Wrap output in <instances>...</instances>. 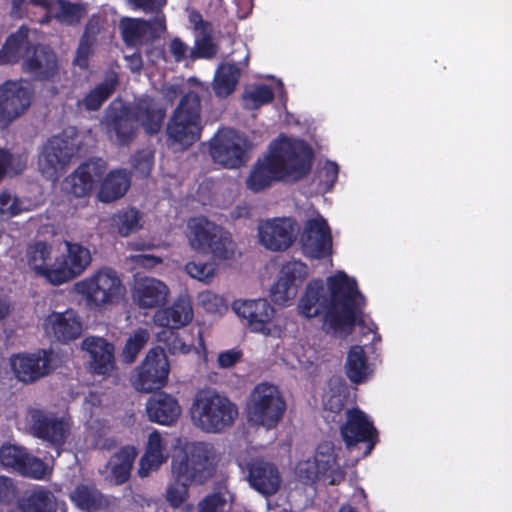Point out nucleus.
<instances>
[{
	"mask_svg": "<svg viewBox=\"0 0 512 512\" xmlns=\"http://www.w3.org/2000/svg\"><path fill=\"white\" fill-rule=\"evenodd\" d=\"M363 302L356 280L338 271L326 284L321 280L308 283L298 300L297 313L307 319L323 316L324 326L342 336L351 331Z\"/></svg>",
	"mask_w": 512,
	"mask_h": 512,
	"instance_id": "nucleus-1",
	"label": "nucleus"
},
{
	"mask_svg": "<svg viewBox=\"0 0 512 512\" xmlns=\"http://www.w3.org/2000/svg\"><path fill=\"white\" fill-rule=\"evenodd\" d=\"M171 472L173 482L166 491V500L174 507H181L189 497L188 487L201 484L211 477L215 461L212 444L190 441L177 437L173 444Z\"/></svg>",
	"mask_w": 512,
	"mask_h": 512,
	"instance_id": "nucleus-2",
	"label": "nucleus"
},
{
	"mask_svg": "<svg viewBox=\"0 0 512 512\" xmlns=\"http://www.w3.org/2000/svg\"><path fill=\"white\" fill-rule=\"evenodd\" d=\"M311 150L301 140L280 138L252 167L246 186L253 192L268 188L274 181L297 180L310 169Z\"/></svg>",
	"mask_w": 512,
	"mask_h": 512,
	"instance_id": "nucleus-3",
	"label": "nucleus"
},
{
	"mask_svg": "<svg viewBox=\"0 0 512 512\" xmlns=\"http://www.w3.org/2000/svg\"><path fill=\"white\" fill-rule=\"evenodd\" d=\"M192 424L206 433H221L238 417V408L227 397L213 390L196 393L190 407Z\"/></svg>",
	"mask_w": 512,
	"mask_h": 512,
	"instance_id": "nucleus-4",
	"label": "nucleus"
},
{
	"mask_svg": "<svg viewBox=\"0 0 512 512\" xmlns=\"http://www.w3.org/2000/svg\"><path fill=\"white\" fill-rule=\"evenodd\" d=\"M184 235L190 249L197 253H209L219 261L231 260L236 244L230 232L203 217L187 221Z\"/></svg>",
	"mask_w": 512,
	"mask_h": 512,
	"instance_id": "nucleus-5",
	"label": "nucleus"
},
{
	"mask_svg": "<svg viewBox=\"0 0 512 512\" xmlns=\"http://www.w3.org/2000/svg\"><path fill=\"white\" fill-rule=\"evenodd\" d=\"M72 291L89 307L103 308L119 303L126 289L118 273L108 267L100 268L74 283Z\"/></svg>",
	"mask_w": 512,
	"mask_h": 512,
	"instance_id": "nucleus-6",
	"label": "nucleus"
},
{
	"mask_svg": "<svg viewBox=\"0 0 512 512\" xmlns=\"http://www.w3.org/2000/svg\"><path fill=\"white\" fill-rule=\"evenodd\" d=\"M23 69L38 78H49L57 69V60L55 54L46 47H27V31L19 29L11 35L3 48L0 50V63L7 64L16 62L22 52Z\"/></svg>",
	"mask_w": 512,
	"mask_h": 512,
	"instance_id": "nucleus-7",
	"label": "nucleus"
},
{
	"mask_svg": "<svg viewBox=\"0 0 512 512\" xmlns=\"http://www.w3.org/2000/svg\"><path fill=\"white\" fill-rule=\"evenodd\" d=\"M165 116V108L149 97L138 101L135 108L124 115L116 117L111 128L115 141L120 145L128 144L134 137L136 125H141L149 134L160 130Z\"/></svg>",
	"mask_w": 512,
	"mask_h": 512,
	"instance_id": "nucleus-8",
	"label": "nucleus"
},
{
	"mask_svg": "<svg viewBox=\"0 0 512 512\" xmlns=\"http://www.w3.org/2000/svg\"><path fill=\"white\" fill-rule=\"evenodd\" d=\"M285 410L286 403L281 392L277 386L269 383H260L254 387L245 408L248 423L266 430L278 425Z\"/></svg>",
	"mask_w": 512,
	"mask_h": 512,
	"instance_id": "nucleus-9",
	"label": "nucleus"
},
{
	"mask_svg": "<svg viewBox=\"0 0 512 512\" xmlns=\"http://www.w3.org/2000/svg\"><path fill=\"white\" fill-rule=\"evenodd\" d=\"M200 100L191 92L184 96L167 126V135L185 148L196 142L201 133Z\"/></svg>",
	"mask_w": 512,
	"mask_h": 512,
	"instance_id": "nucleus-10",
	"label": "nucleus"
},
{
	"mask_svg": "<svg viewBox=\"0 0 512 512\" xmlns=\"http://www.w3.org/2000/svg\"><path fill=\"white\" fill-rule=\"evenodd\" d=\"M295 476L305 484L320 480L336 485L344 479V471L337 463L334 447L330 443H322L313 458L298 462Z\"/></svg>",
	"mask_w": 512,
	"mask_h": 512,
	"instance_id": "nucleus-11",
	"label": "nucleus"
},
{
	"mask_svg": "<svg viewBox=\"0 0 512 512\" xmlns=\"http://www.w3.org/2000/svg\"><path fill=\"white\" fill-rule=\"evenodd\" d=\"M235 314L246 321L251 332L266 337H279L281 326L275 308L264 298L238 299L232 303Z\"/></svg>",
	"mask_w": 512,
	"mask_h": 512,
	"instance_id": "nucleus-12",
	"label": "nucleus"
},
{
	"mask_svg": "<svg viewBox=\"0 0 512 512\" xmlns=\"http://www.w3.org/2000/svg\"><path fill=\"white\" fill-rule=\"evenodd\" d=\"M170 364L164 350L151 348L131 377L132 386L140 392L149 393L164 387L168 381Z\"/></svg>",
	"mask_w": 512,
	"mask_h": 512,
	"instance_id": "nucleus-13",
	"label": "nucleus"
},
{
	"mask_svg": "<svg viewBox=\"0 0 512 512\" xmlns=\"http://www.w3.org/2000/svg\"><path fill=\"white\" fill-rule=\"evenodd\" d=\"M9 365L15 378L25 384L34 383L49 375L57 366L56 356L46 349L12 354Z\"/></svg>",
	"mask_w": 512,
	"mask_h": 512,
	"instance_id": "nucleus-14",
	"label": "nucleus"
},
{
	"mask_svg": "<svg viewBox=\"0 0 512 512\" xmlns=\"http://www.w3.org/2000/svg\"><path fill=\"white\" fill-rule=\"evenodd\" d=\"M298 229L297 222L290 217L264 219L257 226L258 240L270 251H285L296 240Z\"/></svg>",
	"mask_w": 512,
	"mask_h": 512,
	"instance_id": "nucleus-15",
	"label": "nucleus"
},
{
	"mask_svg": "<svg viewBox=\"0 0 512 512\" xmlns=\"http://www.w3.org/2000/svg\"><path fill=\"white\" fill-rule=\"evenodd\" d=\"M248 142L234 130H221L212 140L210 154L225 168H238L248 159Z\"/></svg>",
	"mask_w": 512,
	"mask_h": 512,
	"instance_id": "nucleus-16",
	"label": "nucleus"
},
{
	"mask_svg": "<svg viewBox=\"0 0 512 512\" xmlns=\"http://www.w3.org/2000/svg\"><path fill=\"white\" fill-rule=\"evenodd\" d=\"M308 275V267L301 261L292 260L283 264L270 288L273 302L280 306L290 304Z\"/></svg>",
	"mask_w": 512,
	"mask_h": 512,
	"instance_id": "nucleus-17",
	"label": "nucleus"
},
{
	"mask_svg": "<svg viewBox=\"0 0 512 512\" xmlns=\"http://www.w3.org/2000/svg\"><path fill=\"white\" fill-rule=\"evenodd\" d=\"M74 148L70 141L62 137L51 138L38 156V170L46 179L56 182L64 173Z\"/></svg>",
	"mask_w": 512,
	"mask_h": 512,
	"instance_id": "nucleus-18",
	"label": "nucleus"
},
{
	"mask_svg": "<svg viewBox=\"0 0 512 512\" xmlns=\"http://www.w3.org/2000/svg\"><path fill=\"white\" fill-rule=\"evenodd\" d=\"M32 90L25 81H7L0 86V128L24 113L31 104Z\"/></svg>",
	"mask_w": 512,
	"mask_h": 512,
	"instance_id": "nucleus-19",
	"label": "nucleus"
},
{
	"mask_svg": "<svg viewBox=\"0 0 512 512\" xmlns=\"http://www.w3.org/2000/svg\"><path fill=\"white\" fill-rule=\"evenodd\" d=\"M302 250L311 258H323L330 255L332 236L326 220L318 213L309 217L303 226L300 237Z\"/></svg>",
	"mask_w": 512,
	"mask_h": 512,
	"instance_id": "nucleus-20",
	"label": "nucleus"
},
{
	"mask_svg": "<svg viewBox=\"0 0 512 512\" xmlns=\"http://www.w3.org/2000/svg\"><path fill=\"white\" fill-rule=\"evenodd\" d=\"M88 370L97 375H109L115 369V349L112 343L98 336H88L81 342Z\"/></svg>",
	"mask_w": 512,
	"mask_h": 512,
	"instance_id": "nucleus-21",
	"label": "nucleus"
},
{
	"mask_svg": "<svg viewBox=\"0 0 512 512\" xmlns=\"http://www.w3.org/2000/svg\"><path fill=\"white\" fill-rule=\"evenodd\" d=\"M64 244L65 251L58 255L56 265L58 285L79 277L92 263V255L87 247L70 241H65Z\"/></svg>",
	"mask_w": 512,
	"mask_h": 512,
	"instance_id": "nucleus-22",
	"label": "nucleus"
},
{
	"mask_svg": "<svg viewBox=\"0 0 512 512\" xmlns=\"http://www.w3.org/2000/svg\"><path fill=\"white\" fill-rule=\"evenodd\" d=\"M44 334L55 341L68 343L82 333V323L77 313L71 309L64 312H51L42 322Z\"/></svg>",
	"mask_w": 512,
	"mask_h": 512,
	"instance_id": "nucleus-23",
	"label": "nucleus"
},
{
	"mask_svg": "<svg viewBox=\"0 0 512 512\" xmlns=\"http://www.w3.org/2000/svg\"><path fill=\"white\" fill-rule=\"evenodd\" d=\"M25 263L38 277L48 283L57 286V261L58 255L54 254L53 247L46 242H36L27 247Z\"/></svg>",
	"mask_w": 512,
	"mask_h": 512,
	"instance_id": "nucleus-24",
	"label": "nucleus"
},
{
	"mask_svg": "<svg viewBox=\"0 0 512 512\" xmlns=\"http://www.w3.org/2000/svg\"><path fill=\"white\" fill-rule=\"evenodd\" d=\"M27 421L35 436L54 445L64 443L70 430V425L66 418L48 415L37 409L29 410Z\"/></svg>",
	"mask_w": 512,
	"mask_h": 512,
	"instance_id": "nucleus-25",
	"label": "nucleus"
},
{
	"mask_svg": "<svg viewBox=\"0 0 512 512\" xmlns=\"http://www.w3.org/2000/svg\"><path fill=\"white\" fill-rule=\"evenodd\" d=\"M105 170V162L101 159L87 161L65 179L64 189L75 197L87 196Z\"/></svg>",
	"mask_w": 512,
	"mask_h": 512,
	"instance_id": "nucleus-26",
	"label": "nucleus"
},
{
	"mask_svg": "<svg viewBox=\"0 0 512 512\" xmlns=\"http://www.w3.org/2000/svg\"><path fill=\"white\" fill-rule=\"evenodd\" d=\"M169 458L168 440L166 435L157 430L149 433L145 451L139 460L137 474L140 478L148 477L157 471Z\"/></svg>",
	"mask_w": 512,
	"mask_h": 512,
	"instance_id": "nucleus-27",
	"label": "nucleus"
},
{
	"mask_svg": "<svg viewBox=\"0 0 512 512\" xmlns=\"http://www.w3.org/2000/svg\"><path fill=\"white\" fill-rule=\"evenodd\" d=\"M170 295L168 286L153 277L136 280L132 289V298L141 309H153L164 305Z\"/></svg>",
	"mask_w": 512,
	"mask_h": 512,
	"instance_id": "nucleus-28",
	"label": "nucleus"
},
{
	"mask_svg": "<svg viewBox=\"0 0 512 512\" xmlns=\"http://www.w3.org/2000/svg\"><path fill=\"white\" fill-rule=\"evenodd\" d=\"M145 411L151 422L171 426L179 419L182 408L174 396L167 393H158L147 400Z\"/></svg>",
	"mask_w": 512,
	"mask_h": 512,
	"instance_id": "nucleus-29",
	"label": "nucleus"
},
{
	"mask_svg": "<svg viewBox=\"0 0 512 512\" xmlns=\"http://www.w3.org/2000/svg\"><path fill=\"white\" fill-rule=\"evenodd\" d=\"M120 29L124 41L135 45L158 37L165 30V22L161 15H157L153 22L126 18L120 22Z\"/></svg>",
	"mask_w": 512,
	"mask_h": 512,
	"instance_id": "nucleus-30",
	"label": "nucleus"
},
{
	"mask_svg": "<svg viewBox=\"0 0 512 512\" xmlns=\"http://www.w3.org/2000/svg\"><path fill=\"white\" fill-rule=\"evenodd\" d=\"M346 423L341 427V434L348 446L357 442H370L369 450L373 447L376 433L372 423L359 409L353 408L346 413Z\"/></svg>",
	"mask_w": 512,
	"mask_h": 512,
	"instance_id": "nucleus-31",
	"label": "nucleus"
},
{
	"mask_svg": "<svg viewBox=\"0 0 512 512\" xmlns=\"http://www.w3.org/2000/svg\"><path fill=\"white\" fill-rule=\"evenodd\" d=\"M138 455L135 446L127 445L111 456L102 473L112 484H123L130 476L133 463Z\"/></svg>",
	"mask_w": 512,
	"mask_h": 512,
	"instance_id": "nucleus-32",
	"label": "nucleus"
},
{
	"mask_svg": "<svg viewBox=\"0 0 512 512\" xmlns=\"http://www.w3.org/2000/svg\"><path fill=\"white\" fill-rule=\"evenodd\" d=\"M194 313L188 296H180L170 307L158 310L153 317L156 325L177 329L189 324Z\"/></svg>",
	"mask_w": 512,
	"mask_h": 512,
	"instance_id": "nucleus-33",
	"label": "nucleus"
},
{
	"mask_svg": "<svg viewBox=\"0 0 512 512\" xmlns=\"http://www.w3.org/2000/svg\"><path fill=\"white\" fill-rule=\"evenodd\" d=\"M250 485L263 495H272L280 487V476L276 468L263 460H254L249 466Z\"/></svg>",
	"mask_w": 512,
	"mask_h": 512,
	"instance_id": "nucleus-34",
	"label": "nucleus"
},
{
	"mask_svg": "<svg viewBox=\"0 0 512 512\" xmlns=\"http://www.w3.org/2000/svg\"><path fill=\"white\" fill-rule=\"evenodd\" d=\"M70 500L84 512H96L105 509L109 500L93 484L80 483L69 494Z\"/></svg>",
	"mask_w": 512,
	"mask_h": 512,
	"instance_id": "nucleus-35",
	"label": "nucleus"
},
{
	"mask_svg": "<svg viewBox=\"0 0 512 512\" xmlns=\"http://www.w3.org/2000/svg\"><path fill=\"white\" fill-rule=\"evenodd\" d=\"M130 176L126 170L110 172L101 183L98 198L101 202L109 203L125 195L130 187Z\"/></svg>",
	"mask_w": 512,
	"mask_h": 512,
	"instance_id": "nucleus-36",
	"label": "nucleus"
},
{
	"mask_svg": "<svg viewBox=\"0 0 512 512\" xmlns=\"http://www.w3.org/2000/svg\"><path fill=\"white\" fill-rule=\"evenodd\" d=\"M345 367L348 378L355 384L366 382L373 373L363 348L358 345L349 350Z\"/></svg>",
	"mask_w": 512,
	"mask_h": 512,
	"instance_id": "nucleus-37",
	"label": "nucleus"
},
{
	"mask_svg": "<svg viewBox=\"0 0 512 512\" xmlns=\"http://www.w3.org/2000/svg\"><path fill=\"white\" fill-rule=\"evenodd\" d=\"M240 76L239 69L233 64L221 65L215 74L213 88L219 97H226L231 94Z\"/></svg>",
	"mask_w": 512,
	"mask_h": 512,
	"instance_id": "nucleus-38",
	"label": "nucleus"
},
{
	"mask_svg": "<svg viewBox=\"0 0 512 512\" xmlns=\"http://www.w3.org/2000/svg\"><path fill=\"white\" fill-rule=\"evenodd\" d=\"M219 260H190L184 266L185 273L192 279L203 284H210L218 274Z\"/></svg>",
	"mask_w": 512,
	"mask_h": 512,
	"instance_id": "nucleus-39",
	"label": "nucleus"
},
{
	"mask_svg": "<svg viewBox=\"0 0 512 512\" xmlns=\"http://www.w3.org/2000/svg\"><path fill=\"white\" fill-rule=\"evenodd\" d=\"M117 83L115 74H111L107 79L95 87L81 102L87 110H97L102 103L111 95Z\"/></svg>",
	"mask_w": 512,
	"mask_h": 512,
	"instance_id": "nucleus-40",
	"label": "nucleus"
},
{
	"mask_svg": "<svg viewBox=\"0 0 512 512\" xmlns=\"http://www.w3.org/2000/svg\"><path fill=\"white\" fill-rule=\"evenodd\" d=\"M56 506V499L50 491L37 489L26 499L23 510L24 512H55Z\"/></svg>",
	"mask_w": 512,
	"mask_h": 512,
	"instance_id": "nucleus-41",
	"label": "nucleus"
},
{
	"mask_svg": "<svg viewBox=\"0 0 512 512\" xmlns=\"http://www.w3.org/2000/svg\"><path fill=\"white\" fill-rule=\"evenodd\" d=\"M150 339V333L146 328L134 330L127 338L122 350V357L125 362L132 363L139 352Z\"/></svg>",
	"mask_w": 512,
	"mask_h": 512,
	"instance_id": "nucleus-42",
	"label": "nucleus"
},
{
	"mask_svg": "<svg viewBox=\"0 0 512 512\" xmlns=\"http://www.w3.org/2000/svg\"><path fill=\"white\" fill-rule=\"evenodd\" d=\"M273 97L274 93L271 88L262 84L246 87L242 96L244 106L247 109H257L269 103Z\"/></svg>",
	"mask_w": 512,
	"mask_h": 512,
	"instance_id": "nucleus-43",
	"label": "nucleus"
},
{
	"mask_svg": "<svg viewBox=\"0 0 512 512\" xmlns=\"http://www.w3.org/2000/svg\"><path fill=\"white\" fill-rule=\"evenodd\" d=\"M53 5L58 8L55 18L64 24H73L86 15V7L82 4L70 3L65 0H52Z\"/></svg>",
	"mask_w": 512,
	"mask_h": 512,
	"instance_id": "nucleus-44",
	"label": "nucleus"
},
{
	"mask_svg": "<svg viewBox=\"0 0 512 512\" xmlns=\"http://www.w3.org/2000/svg\"><path fill=\"white\" fill-rule=\"evenodd\" d=\"M113 223L123 236L136 232L142 227L140 213L134 208H129L114 215Z\"/></svg>",
	"mask_w": 512,
	"mask_h": 512,
	"instance_id": "nucleus-45",
	"label": "nucleus"
},
{
	"mask_svg": "<svg viewBox=\"0 0 512 512\" xmlns=\"http://www.w3.org/2000/svg\"><path fill=\"white\" fill-rule=\"evenodd\" d=\"M30 209V204H26L25 201L19 199L16 195L7 191L0 193L1 219H10Z\"/></svg>",
	"mask_w": 512,
	"mask_h": 512,
	"instance_id": "nucleus-46",
	"label": "nucleus"
},
{
	"mask_svg": "<svg viewBox=\"0 0 512 512\" xmlns=\"http://www.w3.org/2000/svg\"><path fill=\"white\" fill-rule=\"evenodd\" d=\"M167 348L169 352L173 355L182 354L187 355L193 351L196 352L199 358H206V349L204 346L203 338L201 333L199 334V347L196 348L190 344H187L179 334L171 333L169 339L167 340Z\"/></svg>",
	"mask_w": 512,
	"mask_h": 512,
	"instance_id": "nucleus-47",
	"label": "nucleus"
},
{
	"mask_svg": "<svg viewBox=\"0 0 512 512\" xmlns=\"http://www.w3.org/2000/svg\"><path fill=\"white\" fill-rule=\"evenodd\" d=\"M197 304L210 314H223L228 310L225 298L210 290L197 295Z\"/></svg>",
	"mask_w": 512,
	"mask_h": 512,
	"instance_id": "nucleus-48",
	"label": "nucleus"
},
{
	"mask_svg": "<svg viewBox=\"0 0 512 512\" xmlns=\"http://www.w3.org/2000/svg\"><path fill=\"white\" fill-rule=\"evenodd\" d=\"M19 473L33 479H45L51 473V468L39 458L26 453L24 461L19 466Z\"/></svg>",
	"mask_w": 512,
	"mask_h": 512,
	"instance_id": "nucleus-49",
	"label": "nucleus"
},
{
	"mask_svg": "<svg viewBox=\"0 0 512 512\" xmlns=\"http://www.w3.org/2000/svg\"><path fill=\"white\" fill-rule=\"evenodd\" d=\"M26 450L16 445H5L0 449V464L19 472V466L25 459Z\"/></svg>",
	"mask_w": 512,
	"mask_h": 512,
	"instance_id": "nucleus-50",
	"label": "nucleus"
},
{
	"mask_svg": "<svg viewBox=\"0 0 512 512\" xmlns=\"http://www.w3.org/2000/svg\"><path fill=\"white\" fill-rule=\"evenodd\" d=\"M25 161L18 156H13L5 150H0V180L4 176H14L25 169Z\"/></svg>",
	"mask_w": 512,
	"mask_h": 512,
	"instance_id": "nucleus-51",
	"label": "nucleus"
},
{
	"mask_svg": "<svg viewBox=\"0 0 512 512\" xmlns=\"http://www.w3.org/2000/svg\"><path fill=\"white\" fill-rule=\"evenodd\" d=\"M216 51V46L210 37L209 31H206L197 35L195 46L191 51V57L211 58L216 54Z\"/></svg>",
	"mask_w": 512,
	"mask_h": 512,
	"instance_id": "nucleus-52",
	"label": "nucleus"
},
{
	"mask_svg": "<svg viewBox=\"0 0 512 512\" xmlns=\"http://www.w3.org/2000/svg\"><path fill=\"white\" fill-rule=\"evenodd\" d=\"M230 495L228 493H216L207 496L198 504V512H223L229 506Z\"/></svg>",
	"mask_w": 512,
	"mask_h": 512,
	"instance_id": "nucleus-53",
	"label": "nucleus"
},
{
	"mask_svg": "<svg viewBox=\"0 0 512 512\" xmlns=\"http://www.w3.org/2000/svg\"><path fill=\"white\" fill-rule=\"evenodd\" d=\"M18 491L13 481L5 476H0V502L10 505L16 502Z\"/></svg>",
	"mask_w": 512,
	"mask_h": 512,
	"instance_id": "nucleus-54",
	"label": "nucleus"
},
{
	"mask_svg": "<svg viewBox=\"0 0 512 512\" xmlns=\"http://www.w3.org/2000/svg\"><path fill=\"white\" fill-rule=\"evenodd\" d=\"M91 47H92V40L89 38L87 34H85L79 44L76 57H75V64L78 65L81 68H86L88 65V58L91 55Z\"/></svg>",
	"mask_w": 512,
	"mask_h": 512,
	"instance_id": "nucleus-55",
	"label": "nucleus"
},
{
	"mask_svg": "<svg viewBox=\"0 0 512 512\" xmlns=\"http://www.w3.org/2000/svg\"><path fill=\"white\" fill-rule=\"evenodd\" d=\"M169 51L176 62L183 61L188 56L191 57L192 49L189 48L180 38L175 37L169 43Z\"/></svg>",
	"mask_w": 512,
	"mask_h": 512,
	"instance_id": "nucleus-56",
	"label": "nucleus"
},
{
	"mask_svg": "<svg viewBox=\"0 0 512 512\" xmlns=\"http://www.w3.org/2000/svg\"><path fill=\"white\" fill-rule=\"evenodd\" d=\"M241 356V352L237 349L223 351L218 355V366L223 369L230 368L240 360Z\"/></svg>",
	"mask_w": 512,
	"mask_h": 512,
	"instance_id": "nucleus-57",
	"label": "nucleus"
},
{
	"mask_svg": "<svg viewBox=\"0 0 512 512\" xmlns=\"http://www.w3.org/2000/svg\"><path fill=\"white\" fill-rule=\"evenodd\" d=\"M328 188L333 186L338 177V165L334 162H326L320 172Z\"/></svg>",
	"mask_w": 512,
	"mask_h": 512,
	"instance_id": "nucleus-58",
	"label": "nucleus"
},
{
	"mask_svg": "<svg viewBox=\"0 0 512 512\" xmlns=\"http://www.w3.org/2000/svg\"><path fill=\"white\" fill-rule=\"evenodd\" d=\"M324 406L326 410L333 413H338L343 407V397L340 394L326 395L324 399Z\"/></svg>",
	"mask_w": 512,
	"mask_h": 512,
	"instance_id": "nucleus-59",
	"label": "nucleus"
},
{
	"mask_svg": "<svg viewBox=\"0 0 512 512\" xmlns=\"http://www.w3.org/2000/svg\"><path fill=\"white\" fill-rule=\"evenodd\" d=\"M131 259L137 266L143 268H152L161 262L159 258L148 254L133 255Z\"/></svg>",
	"mask_w": 512,
	"mask_h": 512,
	"instance_id": "nucleus-60",
	"label": "nucleus"
},
{
	"mask_svg": "<svg viewBox=\"0 0 512 512\" xmlns=\"http://www.w3.org/2000/svg\"><path fill=\"white\" fill-rule=\"evenodd\" d=\"M135 168L141 175L147 176L152 168V155L149 152L143 153L135 163Z\"/></svg>",
	"mask_w": 512,
	"mask_h": 512,
	"instance_id": "nucleus-61",
	"label": "nucleus"
},
{
	"mask_svg": "<svg viewBox=\"0 0 512 512\" xmlns=\"http://www.w3.org/2000/svg\"><path fill=\"white\" fill-rule=\"evenodd\" d=\"M303 350H304V347L302 345L296 344L294 346V358H295V360L291 359L290 355L287 354L285 356L286 361L290 365H292L294 367L296 365L305 366L307 363H309V359L305 356V354L303 353Z\"/></svg>",
	"mask_w": 512,
	"mask_h": 512,
	"instance_id": "nucleus-62",
	"label": "nucleus"
},
{
	"mask_svg": "<svg viewBox=\"0 0 512 512\" xmlns=\"http://www.w3.org/2000/svg\"><path fill=\"white\" fill-rule=\"evenodd\" d=\"M136 7L144 11H154L162 7L166 0H130Z\"/></svg>",
	"mask_w": 512,
	"mask_h": 512,
	"instance_id": "nucleus-63",
	"label": "nucleus"
},
{
	"mask_svg": "<svg viewBox=\"0 0 512 512\" xmlns=\"http://www.w3.org/2000/svg\"><path fill=\"white\" fill-rule=\"evenodd\" d=\"M189 22L193 25L194 29L200 33L209 31L208 25L204 23L201 15L197 12H190Z\"/></svg>",
	"mask_w": 512,
	"mask_h": 512,
	"instance_id": "nucleus-64",
	"label": "nucleus"
}]
</instances>
